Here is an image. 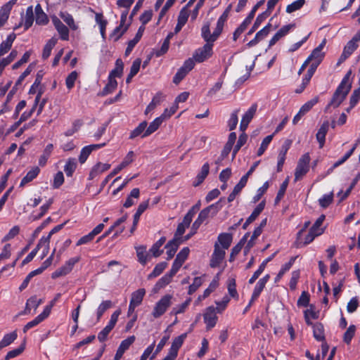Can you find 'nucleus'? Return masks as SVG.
Returning <instances> with one entry per match:
<instances>
[{"instance_id": "obj_58", "label": "nucleus", "mask_w": 360, "mask_h": 360, "mask_svg": "<svg viewBox=\"0 0 360 360\" xmlns=\"http://www.w3.org/2000/svg\"><path fill=\"white\" fill-rule=\"evenodd\" d=\"M228 291L231 297L238 299V294L236 290V284L235 278H229L228 280Z\"/></svg>"}, {"instance_id": "obj_33", "label": "nucleus", "mask_w": 360, "mask_h": 360, "mask_svg": "<svg viewBox=\"0 0 360 360\" xmlns=\"http://www.w3.org/2000/svg\"><path fill=\"white\" fill-rule=\"evenodd\" d=\"M11 3H8L4 5L0 9V28H1L7 22L11 10Z\"/></svg>"}, {"instance_id": "obj_35", "label": "nucleus", "mask_w": 360, "mask_h": 360, "mask_svg": "<svg viewBox=\"0 0 360 360\" xmlns=\"http://www.w3.org/2000/svg\"><path fill=\"white\" fill-rule=\"evenodd\" d=\"M140 195V191L139 188H135L131 190L129 195H128L126 201L123 204V206L126 208L131 207L139 198Z\"/></svg>"}, {"instance_id": "obj_1", "label": "nucleus", "mask_w": 360, "mask_h": 360, "mask_svg": "<svg viewBox=\"0 0 360 360\" xmlns=\"http://www.w3.org/2000/svg\"><path fill=\"white\" fill-rule=\"evenodd\" d=\"M351 89V84H347V78L342 79L337 89L335 90L333 96L326 107L327 111L330 107L333 108H338L345 99Z\"/></svg>"}, {"instance_id": "obj_53", "label": "nucleus", "mask_w": 360, "mask_h": 360, "mask_svg": "<svg viewBox=\"0 0 360 360\" xmlns=\"http://www.w3.org/2000/svg\"><path fill=\"white\" fill-rule=\"evenodd\" d=\"M49 243L50 242L49 241V238H45L44 236H43L36 246L39 247V250L40 248H43L41 258H44L47 255L49 250Z\"/></svg>"}, {"instance_id": "obj_39", "label": "nucleus", "mask_w": 360, "mask_h": 360, "mask_svg": "<svg viewBox=\"0 0 360 360\" xmlns=\"http://www.w3.org/2000/svg\"><path fill=\"white\" fill-rule=\"evenodd\" d=\"M117 86V82L115 79L108 77V82L106 86L103 88L101 96H104L112 93Z\"/></svg>"}, {"instance_id": "obj_4", "label": "nucleus", "mask_w": 360, "mask_h": 360, "mask_svg": "<svg viewBox=\"0 0 360 360\" xmlns=\"http://www.w3.org/2000/svg\"><path fill=\"white\" fill-rule=\"evenodd\" d=\"M213 54V44L206 43L203 46L197 49L193 57L198 63H202L209 59Z\"/></svg>"}, {"instance_id": "obj_11", "label": "nucleus", "mask_w": 360, "mask_h": 360, "mask_svg": "<svg viewBox=\"0 0 360 360\" xmlns=\"http://www.w3.org/2000/svg\"><path fill=\"white\" fill-rule=\"evenodd\" d=\"M135 336L131 335L128 337L127 339L122 340L116 352L114 359L120 360L124 352L129 348V347L134 343L135 341Z\"/></svg>"}, {"instance_id": "obj_16", "label": "nucleus", "mask_w": 360, "mask_h": 360, "mask_svg": "<svg viewBox=\"0 0 360 360\" xmlns=\"http://www.w3.org/2000/svg\"><path fill=\"white\" fill-rule=\"evenodd\" d=\"M192 220V214H186L184 216L182 222L178 225L174 238L181 239V236L184 233L186 229L190 226Z\"/></svg>"}, {"instance_id": "obj_9", "label": "nucleus", "mask_w": 360, "mask_h": 360, "mask_svg": "<svg viewBox=\"0 0 360 360\" xmlns=\"http://www.w3.org/2000/svg\"><path fill=\"white\" fill-rule=\"evenodd\" d=\"M225 255V250L221 248L218 243H215L214 252L210 259V266L212 268L218 266L224 260Z\"/></svg>"}, {"instance_id": "obj_55", "label": "nucleus", "mask_w": 360, "mask_h": 360, "mask_svg": "<svg viewBox=\"0 0 360 360\" xmlns=\"http://www.w3.org/2000/svg\"><path fill=\"white\" fill-rule=\"evenodd\" d=\"M34 17H33V11L32 7L30 6L27 8L26 11V15L24 20V27L25 30H27L30 27L33 23Z\"/></svg>"}, {"instance_id": "obj_42", "label": "nucleus", "mask_w": 360, "mask_h": 360, "mask_svg": "<svg viewBox=\"0 0 360 360\" xmlns=\"http://www.w3.org/2000/svg\"><path fill=\"white\" fill-rule=\"evenodd\" d=\"M325 215L321 214L311 227V230L316 233V235L321 236L324 232V229L321 227L323 221L325 220Z\"/></svg>"}, {"instance_id": "obj_7", "label": "nucleus", "mask_w": 360, "mask_h": 360, "mask_svg": "<svg viewBox=\"0 0 360 360\" xmlns=\"http://www.w3.org/2000/svg\"><path fill=\"white\" fill-rule=\"evenodd\" d=\"M51 20L55 29L60 36V39L63 41H68L70 29L64 25L63 22L56 16L52 17Z\"/></svg>"}, {"instance_id": "obj_30", "label": "nucleus", "mask_w": 360, "mask_h": 360, "mask_svg": "<svg viewBox=\"0 0 360 360\" xmlns=\"http://www.w3.org/2000/svg\"><path fill=\"white\" fill-rule=\"evenodd\" d=\"M18 338V334L15 330L6 333L4 335L3 338L0 341V351L6 347L9 346L11 343H13Z\"/></svg>"}, {"instance_id": "obj_43", "label": "nucleus", "mask_w": 360, "mask_h": 360, "mask_svg": "<svg viewBox=\"0 0 360 360\" xmlns=\"http://www.w3.org/2000/svg\"><path fill=\"white\" fill-rule=\"evenodd\" d=\"M82 125H83L82 120H75L72 124V127L70 129H67L64 132V135L65 136H71L74 135L76 132H77L79 130V129L81 128V127Z\"/></svg>"}, {"instance_id": "obj_13", "label": "nucleus", "mask_w": 360, "mask_h": 360, "mask_svg": "<svg viewBox=\"0 0 360 360\" xmlns=\"http://www.w3.org/2000/svg\"><path fill=\"white\" fill-rule=\"evenodd\" d=\"M294 27L295 25L293 24H289L283 26L270 39L269 43V47H271L281 38L287 35Z\"/></svg>"}, {"instance_id": "obj_6", "label": "nucleus", "mask_w": 360, "mask_h": 360, "mask_svg": "<svg viewBox=\"0 0 360 360\" xmlns=\"http://www.w3.org/2000/svg\"><path fill=\"white\" fill-rule=\"evenodd\" d=\"M217 312V311L213 306L208 307L205 309L203 314V319L206 324L207 330H210L216 326L218 321Z\"/></svg>"}, {"instance_id": "obj_18", "label": "nucleus", "mask_w": 360, "mask_h": 360, "mask_svg": "<svg viewBox=\"0 0 360 360\" xmlns=\"http://www.w3.org/2000/svg\"><path fill=\"white\" fill-rule=\"evenodd\" d=\"M182 240L179 238H174L169 241L165 246L167 249V259H171L175 255L179 246L181 243Z\"/></svg>"}, {"instance_id": "obj_63", "label": "nucleus", "mask_w": 360, "mask_h": 360, "mask_svg": "<svg viewBox=\"0 0 360 360\" xmlns=\"http://www.w3.org/2000/svg\"><path fill=\"white\" fill-rule=\"evenodd\" d=\"M64 183V176L62 172H58L53 178L52 187L55 189L60 188Z\"/></svg>"}, {"instance_id": "obj_38", "label": "nucleus", "mask_w": 360, "mask_h": 360, "mask_svg": "<svg viewBox=\"0 0 360 360\" xmlns=\"http://www.w3.org/2000/svg\"><path fill=\"white\" fill-rule=\"evenodd\" d=\"M53 150V145L52 143L48 144L43 151V154L40 156L39 159V165L41 167H44L49 158L52 151Z\"/></svg>"}, {"instance_id": "obj_2", "label": "nucleus", "mask_w": 360, "mask_h": 360, "mask_svg": "<svg viewBox=\"0 0 360 360\" xmlns=\"http://www.w3.org/2000/svg\"><path fill=\"white\" fill-rule=\"evenodd\" d=\"M173 295H163L154 305L151 312L153 319H157L163 316L172 304Z\"/></svg>"}, {"instance_id": "obj_54", "label": "nucleus", "mask_w": 360, "mask_h": 360, "mask_svg": "<svg viewBox=\"0 0 360 360\" xmlns=\"http://www.w3.org/2000/svg\"><path fill=\"white\" fill-rule=\"evenodd\" d=\"M273 137H274V134H271V135H269V136H266L263 139V141H262V143L260 145V147H259V148L257 150V155L258 156H261L262 155L264 154L265 150L267 149L269 145L271 142V141L273 139Z\"/></svg>"}, {"instance_id": "obj_62", "label": "nucleus", "mask_w": 360, "mask_h": 360, "mask_svg": "<svg viewBox=\"0 0 360 360\" xmlns=\"http://www.w3.org/2000/svg\"><path fill=\"white\" fill-rule=\"evenodd\" d=\"M31 54H32V51H26L23 56H22V58L18 61L16 62L15 63H14L12 66V69L13 70H17L18 69L21 65H22L23 64L27 63L30 60V58L31 56Z\"/></svg>"}, {"instance_id": "obj_12", "label": "nucleus", "mask_w": 360, "mask_h": 360, "mask_svg": "<svg viewBox=\"0 0 360 360\" xmlns=\"http://www.w3.org/2000/svg\"><path fill=\"white\" fill-rule=\"evenodd\" d=\"M189 252L190 250L188 247H185L182 250H181V251L177 254L176 259L173 262L172 266V268L173 269V271H176L178 272L182 264L187 259Z\"/></svg>"}, {"instance_id": "obj_27", "label": "nucleus", "mask_w": 360, "mask_h": 360, "mask_svg": "<svg viewBox=\"0 0 360 360\" xmlns=\"http://www.w3.org/2000/svg\"><path fill=\"white\" fill-rule=\"evenodd\" d=\"M39 172L40 169L38 167H34L33 168H32L21 180L20 186L23 187L27 184L33 181L38 176Z\"/></svg>"}, {"instance_id": "obj_41", "label": "nucleus", "mask_w": 360, "mask_h": 360, "mask_svg": "<svg viewBox=\"0 0 360 360\" xmlns=\"http://www.w3.org/2000/svg\"><path fill=\"white\" fill-rule=\"evenodd\" d=\"M77 167V162L75 158H69L64 166V171L68 176H72Z\"/></svg>"}, {"instance_id": "obj_24", "label": "nucleus", "mask_w": 360, "mask_h": 360, "mask_svg": "<svg viewBox=\"0 0 360 360\" xmlns=\"http://www.w3.org/2000/svg\"><path fill=\"white\" fill-rule=\"evenodd\" d=\"M110 167V164L102 162L97 163L95 166H94L89 173V179H94L97 176L109 169Z\"/></svg>"}, {"instance_id": "obj_56", "label": "nucleus", "mask_w": 360, "mask_h": 360, "mask_svg": "<svg viewBox=\"0 0 360 360\" xmlns=\"http://www.w3.org/2000/svg\"><path fill=\"white\" fill-rule=\"evenodd\" d=\"M209 171L210 165L207 162H206L202 165L200 173L197 176L198 183L195 186L198 185L199 184L202 183L204 181V179L208 175Z\"/></svg>"}, {"instance_id": "obj_47", "label": "nucleus", "mask_w": 360, "mask_h": 360, "mask_svg": "<svg viewBox=\"0 0 360 360\" xmlns=\"http://www.w3.org/2000/svg\"><path fill=\"white\" fill-rule=\"evenodd\" d=\"M112 302L110 300L103 301L96 309L97 320L99 321L106 310L110 308Z\"/></svg>"}, {"instance_id": "obj_21", "label": "nucleus", "mask_w": 360, "mask_h": 360, "mask_svg": "<svg viewBox=\"0 0 360 360\" xmlns=\"http://www.w3.org/2000/svg\"><path fill=\"white\" fill-rule=\"evenodd\" d=\"M16 35L15 33H11L7 36L6 40L3 41L0 44V57L6 54L11 49Z\"/></svg>"}, {"instance_id": "obj_15", "label": "nucleus", "mask_w": 360, "mask_h": 360, "mask_svg": "<svg viewBox=\"0 0 360 360\" xmlns=\"http://www.w3.org/2000/svg\"><path fill=\"white\" fill-rule=\"evenodd\" d=\"M126 16L124 15H122L120 20V25L115 27L112 32L110 34V39L114 41H117L119 40L121 37L127 31V27L124 26L125 22Z\"/></svg>"}, {"instance_id": "obj_31", "label": "nucleus", "mask_w": 360, "mask_h": 360, "mask_svg": "<svg viewBox=\"0 0 360 360\" xmlns=\"http://www.w3.org/2000/svg\"><path fill=\"white\" fill-rule=\"evenodd\" d=\"M146 295V290L144 288H139L131 294L130 303L136 306H139Z\"/></svg>"}, {"instance_id": "obj_49", "label": "nucleus", "mask_w": 360, "mask_h": 360, "mask_svg": "<svg viewBox=\"0 0 360 360\" xmlns=\"http://www.w3.org/2000/svg\"><path fill=\"white\" fill-rule=\"evenodd\" d=\"M268 17H269L268 13H262L258 15L252 27L248 31V34L250 35L253 32H255V30L260 26L261 23Z\"/></svg>"}, {"instance_id": "obj_59", "label": "nucleus", "mask_w": 360, "mask_h": 360, "mask_svg": "<svg viewBox=\"0 0 360 360\" xmlns=\"http://www.w3.org/2000/svg\"><path fill=\"white\" fill-rule=\"evenodd\" d=\"M77 77L78 73L77 71H72L70 74L68 75L65 79V84L69 90L72 89L74 87L75 81L77 80Z\"/></svg>"}, {"instance_id": "obj_60", "label": "nucleus", "mask_w": 360, "mask_h": 360, "mask_svg": "<svg viewBox=\"0 0 360 360\" xmlns=\"http://www.w3.org/2000/svg\"><path fill=\"white\" fill-rule=\"evenodd\" d=\"M257 105L253 104L248 110V111L244 114V115L242 117V121H244L249 124L252 119L253 118L256 110H257Z\"/></svg>"}, {"instance_id": "obj_25", "label": "nucleus", "mask_w": 360, "mask_h": 360, "mask_svg": "<svg viewBox=\"0 0 360 360\" xmlns=\"http://www.w3.org/2000/svg\"><path fill=\"white\" fill-rule=\"evenodd\" d=\"M232 242V235L228 233H222L218 236L217 241L219 246L224 250L229 249Z\"/></svg>"}, {"instance_id": "obj_23", "label": "nucleus", "mask_w": 360, "mask_h": 360, "mask_svg": "<svg viewBox=\"0 0 360 360\" xmlns=\"http://www.w3.org/2000/svg\"><path fill=\"white\" fill-rule=\"evenodd\" d=\"M59 16L71 30L76 31L78 30L79 25L75 22L71 14L68 12H60Z\"/></svg>"}, {"instance_id": "obj_3", "label": "nucleus", "mask_w": 360, "mask_h": 360, "mask_svg": "<svg viewBox=\"0 0 360 360\" xmlns=\"http://www.w3.org/2000/svg\"><path fill=\"white\" fill-rule=\"evenodd\" d=\"M310 160L311 158L309 153L304 154L299 159L295 171V181L302 179L309 172Z\"/></svg>"}, {"instance_id": "obj_20", "label": "nucleus", "mask_w": 360, "mask_h": 360, "mask_svg": "<svg viewBox=\"0 0 360 360\" xmlns=\"http://www.w3.org/2000/svg\"><path fill=\"white\" fill-rule=\"evenodd\" d=\"M329 127V123L328 121L324 122L319 129L316 137L319 143V148H322L324 146L326 141V136L328 132Z\"/></svg>"}, {"instance_id": "obj_64", "label": "nucleus", "mask_w": 360, "mask_h": 360, "mask_svg": "<svg viewBox=\"0 0 360 360\" xmlns=\"http://www.w3.org/2000/svg\"><path fill=\"white\" fill-rule=\"evenodd\" d=\"M333 193H330L329 194H325L319 200V205L321 207H322L323 208H326L333 202Z\"/></svg>"}, {"instance_id": "obj_44", "label": "nucleus", "mask_w": 360, "mask_h": 360, "mask_svg": "<svg viewBox=\"0 0 360 360\" xmlns=\"http://www.w3.org/2000/svg\"><path fill=\"white\" fill-rule=\"evenodd\" d=\"M167 266V263L165 262H162L158 264L153 269V271L148 276V278L152 279L153 278L158 276L163 272V271L166 269Z\"/></svg>"}, {"instance_id": "obj_61", "label": "nucleus", "mask_w": 360, "mask_h": 360, "mask_svg": "<svg viewBox=\"0 0 360 360\" xmlns=\"http://www.w3.org/2000/svg\"><path fill=\"white\" fill-rule=\"evenodd\" d=\"M186 337V334H182L176 338H175L172 343L171 349H174L176 352H178L179 348L184 343V341Z\"/></svg>"}, {"instance_id": "obj_48", "label": "nucleus", "mask_w": 360, "mask_h": 360, "mask_svg": "<svg viewBox=\"0 0 360 360\" xmlns=\"http://www.w3.org/2000/svg\"><path fill=\"white\" fill-rule=\"evenodd\" d=\"M147 125L148 124L146 121L141 122L139 126L131 132L129 138L132 139L139 136H142L146 130Z\"/></svg>"}, {"instance_id": "obj_10", "label": "nucleus", "mask_w": 360, "mask_h": 360, "mask_svg": "<svg viewBox=\"0 0 360 360\" xmlns=\"http://www.w3.org/2000/svg\"><path fill=\"white\" fill-rule=\"evenodd\" d=\"M177 273V271H173V269L172 268L170 271L165 274L161 278H160L158 282L155 283L153 288V292L155 293L159 292V290L162 288H164L168 284H169L174 275Z\"/></svg>"}, {"instance_id": "obj_52", "label": "nucleus", "mask_w": 360, "mask_h": 360, "mask_svg": "<svg viewBox=\"0 0 360 360\" xmlns=\"http://www.w3.org/2000/svg\"><path fill=\"white\" fill-rule=\"evenodd\" d=\"M305 4V0H296L288 5L286 7V12L292 13L296 11L300 10Z\"/></svg>"}, {"instance_id": "obj_45", "label": "nucleus", "mask_w": 360, "mask_h": 360, "mask_svg": "<svg viewBox=\"0 0 360 360\" xmlns=\"http://www.w3.org/2000/svg\"><path fill=\"white\" fill-rule=\"evenodd\" d=\"M201 36L203 38V39L206 41L207 44H212L213 41L212 39V34H210V23L206 22L203 25L201 29Z\"/></svg>"}, {"instance_id": "obj_36", "label": "nucleus", "mask_w": 360, "mask_h": 360, "mask_svg": "<svg viewBox=\"0 0 360 360\" xmlns=\"http://www.w3.org/2000/svg\"><path fill=\"white\" fill-rule=\"evenodd\" d=\"M57 41L58 39L56 37H52L46 42L42 52L43 59L46 60L50 56L51 51L57 44Z\"/></svg>"}, {"instance_id": "obj_50", "label": "nucleus", "mask_w": 360, "mask_h": 360, "mask_svg": "<svg viewBox=\"0 0 360 360\" xmlns=\"http://www.w3.org/2000/svg\"><path fill=\"white\" fill-rule=\"evenodd\" d=\"M224 24V19H223V17H220L217 20V26L212 33V39L213 43L217 39L219 36L221 34Z\"/></svg>"}, {"instance_id": "obj_29", "label": "nucleus", "mask_w": 360, "mask_h": 360, "mask_svg": "<svg viewBox=\"0 0 360 360\" xmlns=\"http://www.w3.org/2000/svg\"><path fill=\"white\" fill-rule=\"evenodd\" d=\"M95 20L99 26L100 33L103 39H105V30L108 21L104 18L103 15L100 13H96L95 15Z\"/></svg>"}, {"instance_id": "obj_14", "label": "nucleus", "mask_w": 360, "mask_h": 360, "mask_svg": "<svg viewBox=\"0 0 360 360\" xmlns=\"http://www.w3.org/2000/svg\"><path fill=\"white\" fill-rule=\"evenodd\" d=\"M271 27V24L268 23L264 27H263L261 30H259V32H257L255 38L253 39H252L251 41H250L247 44V46L249 47L254 46L256 44H257L259 43V41H260L261 40L264 39L266 37H267V35L270 32Z\"/></svg>"}, {"instance_id": "obj_26", "label": "nucleus", "mask_w": 360, "mask_h": 360, "mask_svg": "<svg viewBox=\"0 0 360 360\" xmlns=\"http://www.w3.org/2000/svg\"><path fill=\"white\" fill-rule=\"evenodd\" d=\"M191 302V298H187L184 302L175 305L170 311L171 316H177V315L184 314L188 308Z\"/></svg>"}, {"instance_id": "obj_46", "label": "nucleus", "mask_w": 360, "mask_h": 360, "mask_svg": "<svg viewBox=\"0 0 360 360\" xmlns=\"http://www.w3.org/2000/svg\"><path fill=\"white\" fill-rule=\"evenodd\" d=\"M314 337L318 341L324 340V330L321 323H316L313 326Z\"/></svg>"}, {"instance_id": "obj_37", "label": "nucleus", "mask_w": 360, "mask_h": 360, "mask_svg": "<svg viewBox=\"0 0 360 360\" xmlns=\"http://www.w3.org/2000/svg\"><path fill=\"white\" fill-rule=\"evenodd\" d=\"M323 56L324 54L322 51L314 49L307 59L309 62H311V64H315L318 67L322 61Z\"/></svg>"}, {"instance_id": "obj_17", "label": "nucleus", "mask_w": 360, "mask_h": 360, "mask_svg": "<svg viewBox=\"0 0 360 360\" xmlns=\"http://www.w3.org/2000/svg\"><path fill=\"white\" fill-rule=\"evenodd\" d=\"M43 303L42 299H37V296H32L30 297L26 302L25 310L20 312L19 314H28L30 313L31 309L36 310L37 307Z\"/></svg>"}, {"instance_id": "obj_22", "label": "nucleus", "mask_w": 360, "mask_h": 360, "mask_svg": "<svg viewBox=\"0 0 360 360\" xmlns=\"http://www.w3.org/2000/svg\"><path fill=\"white\" fill-rule=\"evenodd\" d=\"M265 203L264 202H261L253 210L252 214L249 216V217L246 219L245 222L243 225V229H246L248 226L253 222L257 217L260 214V213L263 211L264 208Z\"/></svg>"}, {"instance_id": "obj_5", "label": "nucleus", "mask_w": 360, "mask_h": 360, "mask_svg": "<svg viewBox=\"0 0 360 360\" xmlns=\"http://www.w3.org/2000/svg\"><path fill=\"white\" fill-rule=\"evenodd\" d=\"M80 260V257H75L68 259L61 267L58 269L51 274L52 278H57L69 274L73 269L75 264Z\"/></svg>"}, {"instance_id": "obj_32", "label": "nucleus", "mask_w": 360, "mask_h": 360, "mask_svg": "<svg viewBox=\"0 0 360 360\" xmlns=\"http://www.w3.org/2000/svg\"><path fill=\"white\" fill-rule=\"evenodd\" d=\"M164 96L162 93L158 92L157 93L153 98L151 102L148 104V105L146 107L145 113L148 114L151 111H153L157 105H160L161 102L164 99Z\"/></svg>"}, {"instance_id": "obj_28", "label": "nucleus", "mask_w": 360, "mask_h": 360, "mask_svg": "<svg viewBox=\"0 0 360 360\" xmlns=\"http://www.w3.org/2000/svg\"><path fill=\"white\" fill-rule=\"evenodd\" d=\"M163 121L164 120L161 116L156 117L150 123L149 126L146 127V130L142 135V137H146L155 132L160 127Z\"/></svg>"}, {"instance_id": "obj_19", "label": "nucleus", "mask_w": 360, "mask_h": 360, "mask_svg": "<svg viewBox=\"0 0 360 360\" xmlns=\"http://www.w3.org/2000/svg\"><path fill=\"white\" fill-rule=\"evenodd\" d=\"M317 66L315 64H311L309 68L308 69L307 74L304 76L300 88L296 90L297 93H301L305 89V87L309 84L312 76L314 75Z\"/></svg>"}, {"instance_id": "obj_34", "label": "nucleus", "mask_w": 360, "mask_h": 360, "mask_svg": "<svg viewBox=\"0 0 360 360\" xmlns=\"http://www.w3.org/2000/svg\"><path fill=\"white\" fill-rule=\"evenodd\" d=\"M144 31V27L143 26L140 27L135 37L130 40L128 43V46L126 49V51H125V54L126 55H129L132 49H134V47L136 46V44L139 41V40L141 39L142 35H143V32Z\"/></svg>"}, {"instance_id": "obj_57", "label": "nucleus", "mask_w": 360, "mask_h": 360, "mask_svg": "<svg viewBox=\"0 0 360 360\" xmlns=\"http://www.w3.org/2000/svg\"><path fill=\"white\" fill-rule=\"evenodd\" d=\"M319 102V97L316 96L312 99L306 102L302 107L300 108V110L306 115L311 109Z\"/></svg>"}, {"instance_id": "obj_40", "label": "nucleus", "mask_w": 360, "mask_h": 360, "mask_svg": "<svg viewBox=\"0 0 360 360\" xmlns=\"http://www.w3.org/2000/svg\"><path fill=\"white\" fill-rule=\"evenodd\" d=\"M17 55L18 51L16 50H12L6 58H0V75L4 68L10 64L16 58Z\"/></svg>"}, {"instance_id": "obj_51", "label": "nucleus", "mask_w": 360, "mask_h": 360, "mask_svg": "<svg viewBox=\"0 0 360 360\" xmlns=\"http://www.w3.org/2000/svg\"><path fill=\"white\" fill-rule=\"evenodd\" d=\"M247 139H248V136L245 133H243L239 136L238 140L236 145L235 146L233 150V154H232L233 159L236 157L237 153L240 149V148L246 143Z\"/></svg>"}, {"instance_id": "obj_8", "label": "nucleus", "mask_w": 360, "mask_h": 360, "mask_svg": "<svg viewBox=\"0 0 360 360\" xmlns=\"http://www.w3.org/2000/svg\"><path fill=\"white\" fill-rule=\"evenodd\" d=\"M221 208V205H220V202H217L207 207L200 211L198 214L197 219L203 223V221L207 219L210 216H214Z\"/></svg>"}]
</instances>
